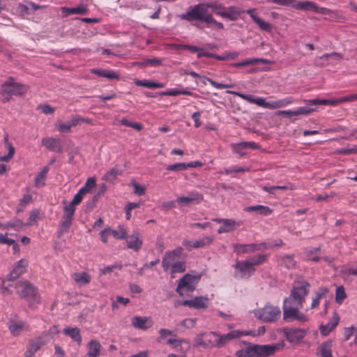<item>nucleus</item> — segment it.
I'll return each mask as SVG.
<instances>
[{
    "instance_id": "f257e3e1",
    "label": "nucleus",
    "mask_w": 357,
    "mask_h": 357,
    "mask_svg": "<svg viewBox=\"0 0 357 357\" xmlns=\"http://www.w3.org/2000/svg\"><path fill=\"white\" fill-rule=\"evenodd\" d=\"M182 247H176L174 250L165 253L162 260V266L165 271H170L171 278H175V273H181L186 270V262L181 260L183 254Z\"/></svg>"
},
{
    "instance_id": "f03ea898",
    "label": "nucleus",
    "mask_w": 357,
    "mask_h": 357,
    "mask_svg": "<svg viewBox=\"0 0 357 357\" xmlns=\"http://www.w3.org/2000/svg\"><path fill=\"white\" fill-rule=\"evenodd\" d=\"M15 288L17 294L27 302L30 309L36 310L38 307L41 303V296L36 286L29 281L23 280L18 281Z\"/></svg>"
},
{
    "instance_id": "7ed1b4c3",
    "label": "nucleus",
    "mask_w": 357,
    "mask_h": 357,
    "mask_svg": "<svg viewBox=\"0 0 357 357\" xmlns=\"http://www.w3.org/2000/svg\"><path fill=\"white\" fill-rule=\"evenodd\" d=\"M227 93L240 97L241 98L249 102L250 103L256 104L259 107L270 109L284 107L294 103V102L291 97H286L283 99L278 100L276 101L267 102L266 101V99L262 97H255L252 95L243 94L233 91H227Z\"/></svg>"
},
{
    "instance_id": "20e7f679",
    "label": "nucleus",
    "mask_w": 357,
    "mask_h": 357,
    "mask_svg": "<svg viewBox=\"0 0 357 357\" xmlns=\"http://www.w3.org/2000/svg\"><path fill=\"white\" fill-rule=\"evenodd\" d=\"M29 87L26 85L16 82L14 77H9L1 85L0 94L2 96L3 102H8L13 96H24Z\"/></svg>"
},
{
    "instance_id": "39448f33",
    "label": "nucleus",
    "mask_w": 357,
    "mask_h": 357,
    "mask_svg": "<svg viewBox=\"0 0 357 357\" xmlns=\"http://www.w3.org/2000/svg\"><path fill=\"white\" fill-rule=\"evenodd\" d=\"M278 347L271 344H249L243 349L236 352L237 357H267L273 355Z\"/></svg>"
},
{
    "instance_id": "423d86ee",
    "label": "nucleus",
    "mask_w": 357,
    "mask_h": 357,
    "mask_svg": "<svg viewBox=\"0 0 357 357\" xmlns=\"http://www.w3.org/2000/svg\"><path fill=\"white\" fill-rule=\"evenodd\" d=\"M303 307L299 306L298 303L291 302L290 299H284L282 305L283 320L285 322L298 321L301 323H305L307 321V316L300 311V309Z\"/></svg>"
},
{
    "instance_id": "0eeeda50",
    "label": "nucleus",
    "mask_w": 357,
    "mask_h": 357,
    "mask_svg": "<svg viewBox=\"0 0 357 357\" xmlns=\"http://www.w3.org/2000/svg\"><path fill=\"white\" fill-rule=\"evenodd\" d=\"M310 284L303 279H297L294 281V285L288 298L291 302L298 303L299 306H303L307 296L310 292Z\"/></svg>"
},
{
    "instance_id": "6e6552de",
    "label": "nucleus",
    "mask_w": 357,
    "mask_h": 357,
    "mask_svg": "<svg viewBox=\"0 0 357 357\" xmlns=\"http://www.w3.org/2000/svg\"><path fill=\"white\" fill-rule=\"evenodd\" d=\"M255 317L264 322H275L280 319L281 310L278 306L267 303L255 312Z\"/></svg>"
},
{
    "instance_id": "1a4fd4ad",
    "label": "nucleus",
    "mask_w": 357,
    "mask_h": 357,
    "mask_svg": "<svg viewBox=\"0 0 357 357\" xmlns=\"http://www.w3.org/2000/svg\"><path fill=\"white\" fill-rule=\"evenodd\" d=\"M201 275L185 274L178 282L176 291L180 295L183 296L184 291L192 292L200 281Z\"/></svg>"
},
{
    "instance_id": "9d476101",
    "label": "nucleus",
    "mask_w": 357,
    "mask_h": 357,
    "mask_svg": "<svg viewBox=\"0 0 357 357\" xmlns=\"http://www.w3.org/2000/svg\"><path fill=\"white\" fill-rule=\"evenodd\" d=\"M202 10L205 13H209L208 12V8H211L212 11L218 16L222 17L224 15V13L225 12L226 7L222 3H218L216 2L213 3H199L194 6H190L188 8L187 12L185 13H183L179 15L180 18H189V15L192 13L196 9Z\"/></svg>"
},
{
    "instance_id": "9b49d317",
    "label": "nucleus",
    "mask_w": 357,
    "mask_h": 357,
    "mask_svg": "<svg viewBox=\"0 0 357 357\" xmlns=\"http://www.w3.org/2000/svg\"><path fill=\"white\" fill-rule=\"evenodd\" d=\"M189 18H181L188 22L198 20L204 22L209 27L210 24H214L218 29H223L224 25L222 22H218L211 13H205L202 10L196 9L192 13L189 15Z\"/></svg>"
},
{
    "instance_id": "f8f14e48",
    "label": "nucleus",
    "mask_w": 357,
    "mask_h": 357,
    "mask_svg": "<svg viewBox=\"0 0 357 357\" xmlns=\"http://www.w3.org/2000/svg\"><path fill=\"white\" fill-rule=\"evenodd\" d=\"M75 208H63V215L60 222L59 234L60 236L67 233L72 225Z\"/></svg>"
},
{
    "instance_id": "ddd939ff",
    "label": "nucleus",
    "mask_w": 357,
    "mask_h": 357,
    "mask_svg": "<svg viewBox=\"0 0 357 357\" xmlns=\"http://www.w3.org/2000/svg\"><path fill=\"white\" fill-rule=\"evenodd\" d=\"M264 246L265 245H263L262 243L250 244H232L234 252L237 255L252 253L257 251H264L263 248H264Z\"/></svg>"
},
{
    "instance_id": "4468645a",
    "label": "nucleus",
    "mask_w": 357,
    "mask_h": 357,
    "mask_svg": "<svg viewBox=\"0 0 357 357\" xmlns=\"http://www.w3.org/2000/svg\"><path fill=\"white\" fill-rule=\"evenodd\" d=\"M7 325L10 334L14 337L20 335L29 329V324L23 320L10 319Z\"/></svg>"
},
{
    "instance_id": "2eb2a0df",
    "label": "nucleus",
    "mask_w": 357,
    "mask_h": 357,
    "mask_svg": "<svg viewBox=\"0 0 357 357\" xmlns=\"http://www.w3.org/2000/svg\"><path fill=\"white\" fill-rule=\"evenodd\" d=\"M250 334V332L239 330H234L225 335H221L218 333V348L225 346L234 339L248 335Z\"/></svg>"
},
{
    "instance_id": "dca6fc26",
    "label": "nucleus",
    "mask_w": 357,
    "mask_h": 357,
    "mask_svg": "<svg viewBox=\"0 0 357 357\" xmlns=\"http://www.w3.org/2000/svg\"><path fill=\"white\" fill-rule=\"evenodd\" d=\"M131 325L135 328L146 331L153 325V321L150 317L134 316L130 319Z\"/></svg>"
},
{
    "instance_id": "f3484780",
    "label": "nucleus",
    "mask_w": 357,
    "mask_h": 357,
    "mask_svg": "<svg viewBox=\"0 0 357 357\" xmlns=\"http://www.w3.org/2000/svg\"><path fill=\"white\" fill-rule=\"evenodd\" d=\"M42 144L50 151L61 153L63 151L61 140L53 137H45L42 139Z\"/></svg>"
},
{
    "instance_id": "a211bd4d",
    "label": "nucleus",
    "mask_w": 357,
    "mask_h": 357,
    "mask_svg": "<svg viewBox=\"0 0 357 357\" xmlns=\"http://www.w3.org/2000/svg\"><path fill=\"white\" fill-rule=\"evenodd\" d=\"M182 305L195 309H206L208 306V298L206 296H197L192 300H185Z\"/></svg>"
},
{
    "instance_id": "6ab92c4d",
    "label": "nucleus",
    "mask_w": 357,
    "mask_h": 357,
    "mask_svg": "<svg viewBox=\"0 0 357 357\" xmlns=\"http://www.w3.org/2000/svg\"><path fill=\"white\" fill-rule=\"evenodd\" d=\"M204 199L203 195L198 192H191L188 197H179L176 202L181 206H189L192 203H200Z\"/></svg>"
},
{
    "instance_id": "aec40b11",
    "label": "nucleus",
    "mask_w": 357,
    "mask_h": 357,
    "mask_svg": "<svg viewBox=\"0 0 357 357\" xmlns=\"http://www.w3.org/2000/svg\"><path fill=\"white\" fill-rule=\"evenodd\" d=\"M27 266L28 261L26 259H20L14 266L10 273L7 275L8 280L13 281L14 280L19 278L21 275L26 272Z\"/></svg>"
},
{
    "instance_id": "412c9836",
    "label": "nucleus",
    "mask_w": 357,
    "mask_h": 357,
    "mask_svg": "<svg viewBox=\"0 0 357 357\" xmlns=\"http://www.w3.org/2000/svg\"><path fill=\"white\" fill-rule=\"evenodd\" d=\"M235 268L241 273V277H249L255 271V268L250 260L237 261Z\"/></svg>"
},
{
    "instance_id": "4be33fe9",
    "label": "nucleus",
    "mask_w": 357,
    "mask_h": 357,
    "mask_svg": "<svg viewBox=\"0 0 357 357\" xmlns=\"http://www.w3.org/2000/svg\"><path fill=\"white\" fill-rule=\"evenodd\" d=\"M50 340V337L48 334H43L40 337L31 340L29 342V347L33 352H37L42 347L47 344Z\"/></svg>"
},
{
    "instance_id": "5701e85b",
    "label": "nucleus",
    "mask_w": 357,
    "mask_h": 357,
    "mask_svg": "<svg viewBox=\"0 0 357 357\" xmlns=\"http://www.w3.org/2000/svg\"><path fill=\"white\" fill-rule=\"evenodd\" d=\"M242 225L241 221H236L234 219L225 218L222 225L218 229V234L228 233L236 229Z\"/></svg>"
},
{
    "instance_id": "b1692460",
    "label": "nucleus",
    "mask_w": 357,
    "mask_h": 357,
    "mask_svg": "<svg viewBox=\"0 0 357 357\" xmlns=\"http://www.w3.org/2000/svg\"><path fill=\"white\" fill-rule=\"evenodd\" d=\"M246 12L248 14H249V15L250 16L252 20L255 22V23H256L261 30L267 31V32H271L272 31V29H273L272 25L270 23L262 20L260 17H259L257 15H255V9H249Z\"/></svg>"
},
{
    "instance_id": "393cba45",
    "label": "nucleus",
    "mask_w": 357,
    "mask_h": 357,
    "mask_svg": "<svg viewBox=\"0 0 357 357\" xmlns=\"http://www.w3.org/2000/svg\"><path fill=\"white\" fill-rule=\"evenodd\" d=\"M276 261L280 266L288 269L294 268L296 264L294 255H280L276 257Z\"/></svg>"
},
{
    "instance_id": "a878e982",
    "label": "nucleus",
    "mask_w": 357,
    "mask_h": 357,
    "mask_svg": "<svg viewBox=\"0 0 357 357\" xmlns=\"http://www.w3.org/2000/svg\"><path fill=\"white\" fill-rule=\"evenodd\" d=\"M258 63L271 64L272 63V61L263 58H250L240 62L234 63L232 64V66L235 68H241L243 66L255 65Z\"/></svg>"
},
{
    "instance_id": "bb28decb",
    "label": "nucleus",
    "mask_w": 357,
    "mask_h": 357,
    "mask_svg": "<svg viewBox=\"0 0 357 357\" xmlns=\"http://www.w3.org/2000/svg\"><path fill=\"white\" fill-rule=\"evenodd\" d=\"M127 246L128 248L135 251H138L142 246V240L140 238L139 234L136 232L126 237Z\"/></svg>"
},
{
    "instance_id": "cd10ccee",
    "label": "nucleus",
    "mask_w": 357,
    "mask_h": 357,
    "mask_svg": "<svg viewBox=\"0 0 357 357\" xmlns=\"http://www.w3.org/2000/svg\"><path fill=\"white\" fill-rule=\"evenodd\" d=\"M339 321V315L337 314V313L334 312L328 323L326 325H323L321 326L320 331L321 334L324 335H327L337 326Z\"/></svg>"
},
{
    "instance_id": "c85d7f7f",
    "label": "nucleus",
    "mask_w": 357,
    "mask_h": 357,
    "mask_svg": "<svg viewBox=\"0 0 357 357\" xmlns=\"http://www.w3.org/2000/svg\"><path fill=\"white\" fill-rule=\"evenodd\" d=\"M91 73L96 75L99 77H105L109 79H120V75L119 74L112 70H102V69H96L93 68L91 70Z\"/></svg>"
},
{
    "instance_id": "c756f323",
    "label": "nucleus",
    "mask_w": 357,
    "mask_h": 357,
    "mask_svg": "<svg viewBox=\"0 0 357 357\" xmlns=\"http://www.w3.org/2000/svg\"><path fill=\"white\" fill-rule=\"evenodd\" d=\"M285 334L287 340L293 342L303 338L305 333L304 330L300 328H287L285 330Z\"/></svg>"
},
{
    "instance_id": "7c9ffc66",
    "label": "nucleus",
    "mask_w": 357,
    "mask_h": 357,
    "mask_svg": "<svg viewBox=\"0 0 357 357\" xmlns=\"http://www.w3.org/2000/svg\"><path fill=\"white\" fill-rule=\"evenodd\" d=\"M50 170L48 166H45L42 168L34 178V186L37 188H40L45 185L47 173Z\"/></svg>"
},
{
    "instance_id": "2f4dec72",
    "label": "nucleus",
    "mask_w": 357,
    "mask_h": 357,
    "mask_svg": "<svg viewBox=\"0 0 357 357\" xmlns=\"http://www.w3.org/2000/svg\"><path fill=\"white\" fill-rule=\"evenodd\" d=\"M87 347L86 357H98L100 355L102 346L98 340H91L88 343Z\"/></svg>"
},
{
    "instance_id": "473e14b6",
    "label": "nucleus",
    "mask_w": 357,
    "mask_h": 357,
    "mask_svg": "<svg viewBox=\"0 0 357 357\" xmlns=\"http://www.w3.org/2000/svg\"><path fill=\"white\" fill-rule=\"evenodd\" d=\"M332 347V341H326L319 345L317 354L321 357H333Z\"/></svg>"
},
{
    "instance_id": "72a5a7b5",
    "label": "nucleus",
    "mask_w": 357,
    "mask_h": 357,
    "mask_svg": "<svg viewBox=\"0 0 357 357\" xmlns=\"http://www.w3.org/2000/svg\"><path fill=\"white\" fill-rule=\"evenodd\" d=\"M61 11L66 16L73 14L85 15L88 13L89 9L86 5L81 4L76 8L62 7Z\"/></svg>"
},
{
    "instance_id": "f704fd0d",
    "label": "nucleus",
    "mask_w": 357,
    "mask_h": 357,
    "mask_svg": "<svg viewBox=\"0 0 357 357\" xmlns=\"http://www.w3.org/2000/svg\"><path fill=\"white\" fill-rule=\"evenodd\" d=\"M328 293V289L326 287H321L318 289L314 297L312 298L310 309L317 308L319 303L320 300L324 297H326V294Z\"/></svg>"
},
{
    "instance_id": "c9c22d12",
    "label": "nucleus",
    "mask_w": 357,
    "mask_h": 357,
    "mask_svg": "<svg viewBox=\"0 0 357 357\" xmlns=\"http://www.w3.org/2000/svg\"><path fill=\"white\" fill-rule=\"evenodd\" d=\"M316 5L313 1H296L295 0V3L294 5V8L297 10H301L303 11H314V8H316Z\"/></svg>"
},
{
    "instance_id": "e433bc0d",
    "label": "nucleus",
    "mask_w": 357,
    "mask_h": 357,
    "mask_svg": "<svg viewBox=\"0 0 357 357\" xmlns=\"http://www.w3.org/2000/svg\"><path fill=\"white\" fill-rule=\"evenodd\" d=\"M330 59H333L335 61H340L342 57V56L337 53V52H333L331 54H325L322 56L318 57L315 60V63L318 66H324L325 62H328Z\"/></svg>"
},
{
    "instance_id": "4c0bfd02",
    "label": "nucleus",
    "mask_w": 357,
    "mask_h": 357,
    "mask_svg": "<svg viewBox=\"0 0 357 357\" xmlns=\"http://www.w3.org/2000/svg\"><path fill=\"white\" fill-rule=\"evenodd\" d=\"M241 13L240 8L236 6L226 7L225 12L224 13L223 18L229 19V20H236Z\"/></svg>"
},
{
    "instance_id": "58836bf2",
    "label": "nucleus",
    "mask_w": 357,
    "mask_h": 357,
    "mask_svg": "<svg viewBox=\"0 0 357 357\" xmlns=\"http://www.w3.org/2000/svg\"><path fill=\"white\" fill-rule=\"evenodd\" d=\"M73 279L79 285L82 286L88 284L91 280V277L86 272L75 273L73 275Z\"/></svg>"
},
{
    "instance_id": "ea45409f",
    "label": "nucleus",
    "mask_w": 357,
    "mask_h": 357,
    "mask_svg": "<svg viewBox=\"0 0 357 357\" xmlns=\"http://www.w3.org/2000/svg\"><path fill=\"white\" fill-rule=\"evenodd\" d=\"M63 333L66 335L70 336L74 341L77 342L79 345L82 343V336L80 335L79 329L75 328H66L63 330Z\"/></svg>"
},
{
    "instance_id": "a19ab883",
    "label": "nucleus",
    "mask_w": 357,
    "mask_h": 357,
    "mask_svg": "<svg viewBox=\"0 0 357 357\" xmlns=\"http://www.w3.org/2000/svg\"><path fill=\"white\" fill-rule=\"evenodd\" d=\"M245 211L247 212L258 211L259 214L264 215H269L272 213L273 210L268 206L263 205L251 206L246 207Z\"/></svg>"
},
{
    "instance_id": "79ce46f5",
    "label": "nucleus",
    "mask_w": 357,
    "mask_h": 357,
    "mask_svg": "<svg viewBox=\"0 0 357 357\" xmlns=\"http://www.w3.org/2000/svg\"><path fill=\"white\" fill-rule=\"evenodd\" d=\"M135 84L138 86H144L149 89H160L164 87V84L160 82H153L148 79H137Z\"/></svg>"
},
{
    "instance_id": "37998d69",
    "label": "nucleus",
    "mask_w": 357,
    "mask_h": 357,
    "mask_svg": "<svg viewBox=\"0 0 357 357\" xmlns=\"http://www.w3.org/2000/svg\"><path fill=\"white\" fill-rule=\"evenodd\" d=\"M218 333L209 332L205 333V338L206 341V347H218Z\"/></svg>"
},
{
    "instance_id": "c03bdc74",
    "label": "nucleus",
    "mask_w": 357,
    "mask_h": 357,
    "mask_svg": "<svg viewBox=\"0 0 357 357\" xmlns=\"http://www.w3.org/2000/svg\"><path fill=\"white\" fill-rule=\"evenodd\" d=\"M4 142H5L6 146L8 149V153L6 155H3V156L0 155V161L8 162L13 157L15 150V148L12 146V144L9 143L8 135H6L4 137Z\"/></svg>"
},
{
    "instance_id": "a18cd8bd",
    "label": "nucleus",
    "mask_w": 357,
    "mask_h": 357,
    "mask_svg": "<svg viewBox=\"0 0 357 357\" xmlns=\"http://www.w3.org/2000/svg\"><path fill=\"white\" fill-rule=\"evenodd\" d=\"M200 78L202 79V82L203 84L206 85V82H208L213 87H215L216 89H229V88L234 87V84L219 83V82H217L213 80L211 78H208L206 77L201 76Z\"/></svg>"
},
{
    "instance_id": "49530a36",
    "label": "nucleus",
    "mask_w": 357,
    "mask_h": 357,
    "mask_svg": "<svg viewBox=\"0 0 357 357\" xmlns=\"http://www.w3.org/2000/svg\"><path fill=\"white\" fill-rule=\"evenodd\" d=\"M213 236H204L202 238L195 240L194 248H200L211 245L213 242Z\"/></svg>"
},
{
    "instance_id": "de8ad7c7",
    "label": "nucleus",
    "mask_w": 357,
    "mask_h": 357,
    "mask_svg": "<svg viewBox=\"0 0 357 357\" xmlns=\"http://www.w3.org/2000/svg\"><path fill=\"white\" fill-rule=\"evenodd\" d=\"M85 193L83 189H79L77 193L75 194L71 202L68 205L65 206L66 208H75V206L79 204L83 199V196Z\"/></svg>"
},
{
    "instance_id": "09e8293b",
    "label": "nucleus",
    "mask_w": 357,
    "mask_h": 357,
    "mask_svg": "<svg viewBox=\"0 0 357 357\" xmlns=\"http://www.w3.org/2000/svg\"><path fill=\"white\" fill-rule=\"evenodd\" d=\"M24 225H25L22 220L17 219L13 221L8 222L6 225L3 226L2 225H0V227L3 229L13 228L16 231H20L23 227Z\"/></svg>"
},
{
    "instance_id": "8fccbe9b",
    "label": "nucleus",
    "mask_w": 357,
    "mask_h": 357,
    "mask_svg": "<svg viewBox=\"0 0 357 357\" xmlns=\"http://www.w3.org/2000/svg\"><path fill=\"white\" fill-rule=\"evenodd\" d=\"M10 282V281L8 280V277L2 282V285L0 287V294L3 296H7L13 294V291L10 289L13 285L9 283Z\"/></svg>"
},
{
    "instance_id": "3c124183",
    "label": "nucleus",
    "mask_w": 357,
    "mask_h": 357,
    "mask_svg": "<svg viewBox=\"0 0 357 357\" xmlns=\"http://www.w3.org/2000/svg\"><path fill=\"white\" fill-rule=\"evenodd\" d=\"M320 249L318 248H312L306 251V257L308 260L317 261L319 259Z\"/></svg>"
},
{
    "instance_id": "603ef678",
    "label": "nucleus",
    "mask_w": 357,
    "mask_h": 357,
    "mask_svg": "<svg viewBox=\"0 0 357 357\" xmlns=\"http://www.w3.org/2000/svg\"><path fill=\"white\" fill-rule=\"evenodd\" d=\"M111 235L116 239H125L128 234L123 227L119 226L117 229H111Z\"/></svg>"
},
{
    "instance_id": "864d4df0",
    "label": "nucleus",
    "mask_w": 357,
    "mask_h": 357,
    "mask_svg": "<svg viewBox=\"0 0 357 357\" xmlns=\"http://www.w3.org/2000/svg\"><path fill=\"white\" fill-rule=\"evenodd\" d=\"M347 294L344 291L343 286H339L337 287L335 291V301L341 305L343 301L346 298Z\"/></svg>"
},
{
    "instance_id": "5fc2aeb1",
    "label": "nucleus",
    "mask_w": 357,
    "mask_h": 357,
    "mask_svg": "<svg viewBox=\"0 0 357 357\" xmlns=\"http://www.w3.org/2000/svg\"><path fill=\"white\" fill-rule=\"evenodd\" d=\"M121 174V171L116 168H112L109 171L107 172L104 177L107 181H113L116 178Z\"/></svg>"
},
{
    "instance_id": "6e6d98bb",
    "label": "nucleus",
    "mask_w": 357,
    "mask_h": 357,
    "mask_svg": "<svg viewBox=\"0 0 357 357\" xmlns=\"http://www.w3.org/2000/svg\"><path fill=\"white\" fill-rule=\"evenodd\" d=\"M119 122L123 126H127V127H130V128H132L135 129L137 131H140L142 129V128H143V126H142V125L141 123L130 121L127 119H121L119 121Z\"/></svg>"
},
{
    "instance_id": "4d7b16f0",
    "label": "nucleus",
    "mask_w": 357,
    "mask_h": 357,
    "mask_svg": "<svg viewBox=\"0 0 357 357\" xmlns=\"http://www.w3.org/2000/svg\"><path fill=\"white\" fill-rule=\"evenodd\" d=\"M57 130L61 133H66L71 132V124L70 121L68 122H58L56 124Z\"/></svg>"
},
{
    "instance_id": "13d9d810",
    "label": "nucleus",
    "mask_w": 357,
    "mask_h": 357,
    "mask_svg": "<svg viewBox=\"0 0 357 357\" xmlns=\"http://www.w3.org/2000/svg\"><path fill=\"white\" fill-rule=\"evenodd\" d=\"M231 149H232L233 152L240 155L241 156H243V155H246L245 150L247 149L245 148L244 142H240L238 144H232Z\"/></svg>"
},
{
    "instance_id": "bf43d9fd",
    "label": "nucleus",
    "mask_w": 357,
    "mask_h": 357,
    "mask_svg": "<svg viewBox=\"0 0 357 357\" xmlns=\"http://www.w3.org/2000/svg\"><path fill=\"white\" fill-rule=\"evenodd\" d=\"M264 245V248H263L264 251L268 249H273L274 248L281 247L283 245V241L281 239H278L269 243H262Z\"/></svg>"
},
{
    "instance_id": "052dcab7",
    "label": "nucleus",
    "mask_w": 357,
    "mask_h": 357,
    "mask_svg": "<svg viewBox=\"0 0 357 357\" xmlns=\"http://www.w3.org/2000/svg\"><path fill=\"white\" fill-rule=\"evenodd\" d=\"M267 260L266 255H259L257 257H252L250 259L253 267L255 266H259L264 263Z\"/></svg>"
},
{
    "instance_id": "680f3d73",
    "label": "nucleus",
    "mask_w": 357,
    "mask_h": 357,
    "mask_svg": "<svg viewBox=\"0 0 357 357\" xmlns=\"http://www.w3.org/2000/svg\"><path fill=\"white\" fill-rule=\"evenodd\" d=\"M186 164L187 163L181 162V163L170 165L167 167V169L169 171H174V172L185 170L188 169V166H186Z\"/></svg>"
},
{
    "instance_id": "e2e57ef3",
    "label": "nucleus",
    "mask_w": 357,
    "mask_h": 357,
    "mask_svg": "<svg viewBox=\"0 0 357 357\" xmlns=\"http://www.w3.org/2000/svg\"><path fill=\"white\" fill-rule=\"evenodd\" d=\"M315 109L308 107H299L294 110V116L296 115H308L313 112Z\"/></svg>"
},
{
    "instance_id": "0e129e2a",
    "label": "nucleus",
    "mask_w": 357,
    "mask_h": 357,
    "mask_svg": "<svg viewBox=\"0 0 357 357\" xmlns=\"http://www.w3.org/2000/svg\"><path fill=\"white\" fill-rule=\"evenodd\" d=\"M267 3H274L280 6H288L294 8L295 0H266Z\"/></svg>"
},
{
    "instance_id": "69168bd1",
    "label": "nucleus",
    "mask_w": 357,
    "mask_h": 357,
    "mask_svg": "<svg viewBox=\"0 0 357 357\" xmlns=\"http://www.w3.org/2000/svg\"><path fill=\"white\" fill-rule=\"evenodd\" d=\"M96 186V179L93 177L89 178L85 183L84 186L81 188L80 189L84 190V192L86 194L91 189L93 188Z\"/></svg>"
},
{
    "instance_id": "338daca9",
    "label": "nucleus",
    "mask_w": 357,
    "mask_h": 357,
    "mask_svg": "<svg viewBox=\"0 0 357 357\" xmlns=\"http://www.w3.org/2000/svg\"><path fill=\"white\" fill-rule=\"evenodd\" d=\"M39 216L38 210H33L30 212L28 222L24 224L25 225H31L34 222H36Z\"/></svg>"
},
{
    "instance_id": "774afa93",
    "label": "nucleus",
    "mask_w": 357,
    "mask_h": 357,
    "mask_svg": "<svg viewBox=\"0 0 357 357\" xmlns=\"http://www.w3.org/2000/svg\"><path fill=\"white\" fill-rule=\"evenodd\" d=\"M196 319L187 318L181 321L178 325L182 326L186 328H190L195 326L196 324Z\"/></svg>"
}]
</instances>
